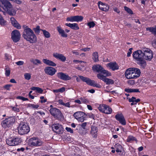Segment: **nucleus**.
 <instances>
[{
	"label": "nucleus",
	"instance_id": "f257e3e1",
	"mask_svg": "<svg viewBox=\"0 0 156 156\" xmlns=\"http://www.w3.org/2000/svg\"><path fill=\"white\" fill-rule=\"evenodd\" d=\"M24 29L23 33V37L27 41L31 43L35 42L37 40V38L33 31L28 26H24Z\"/></svg>",
	"mask_w": 156,
	"mask_h": 156
},
{
	"label": "nucleus",
	"instance_id": "f03ea898",
	"mask_svg": "<svg viewBox=\"0 0 156 156\" xmlns=\"http://www.w3.org/2000/svg\"><path fill=\"white\" fill-rule=\"evenodd\" d=\"M1 2L2 3L1 7L7 12L9 15L13 16L15 14L16 12L14 14L12 12L13 7L9 2L7 0H1Z\"/></svg>",
	"mask_w": 156,
	"mask_h": 156
},
{
	"label": "nucleus",
	"instance_id": "7ed1b4c3",
	"mask_svg": "<svg viewBox=\"0 0 156 156\" xmlns=\"http://www.w3.org/2000/svg\"><path fill=\"white\" fill-rule=\"evenodd\" d=\"M18 128V133L21 135L27 134L30 131L29 125L25 122L20 123Z\"/></svg>",
	"mask_w": 156,
	"mask_h": 156
},
{
	"label": "nucleus",
	"instance_id": "20e7f679",
	"mask_svg": "<svg viewBox=\"0 0 156 156\" xmlns=\"http://www.w3.org/2000/svg\"><path fill=\"white\" fill-rule=\"evenodd\" d=\"M50 112L54 118L58 120H62L64 117L63 115L59 109L56 108H52L50 110Z\"/></svg>",
	"mask_w": 156,
	"mask_h": 156
},
{
	"label": "nucleus",
	"instance_id": "39448f33",
	"mask_svg": "<svg viewBox=\"0 0 156 156\" xmlns=\"http://www.w3.org/2000/svg\"><path fill=\"white\" fill-rule=\"evenodd\" d=\"M15 121L14 118L12 117L6 118L2 122V126L3 128L7 130L11 127Z\"/></svg>",
	"mask_w": 156,
	"mask_h": 156
},
{
	"label": "nucleus",
	"instance_id": "423d86ee",
	"mask_svg": "<svg viewBox=\"0 0 156 156\" xmlns=\"http://www.w3.org/2000/svg\"><path fill=\"white\" fill-rule=\"evenodd\" d=\"M92 69L94 71L98 72H100L104 75L106 76H108L111 75V73L108 71L104 69L102 67L99 65H94L92 67Z\"/></svg>",
	"mask_w": 156,
	"mask_h": 156
},
{
	"label": "nucleus",
	"instance_id": "0eeeda50",
	"mask_svg": "<svg viewBox=\"0 0 156 156\" xmlns=\"http://www.w3.org/2000/svg\"><path fill=\"white\" fill-rule=\"evenodd\" d=\"M144 59L149 61L151 60L153 57V53L152 51L148 48H143Z\"/></svg>",
	"mask_w": 156,
	"mask_h": 156
},
{
	"label": "nucleus",
	"instance_id": "6e6552de",
	"mask_svg": "<svg viewBox=\"0 0 156 156\" xmlns=\"http://www.w3.org/2000/svg\"><path fill=\"white\" fill-rule=\"evenodd\" d=\"M21 142L20 139L18 137L9 138L6 140V144L10 146H14L19 144Z\"/></svg>",
	"mask_w": 156,
	"mask_h": 156
},
{
	"label": "nucleus",
	"instance_id": "1a4fd4ad",
	"mask_svg": "<svg viewBox=\"0 0 156 156\" xmlns=\"http://www.w3.org/2000/svg\"><path fill=\"white\" fill-rule=\"evenodd\" d=\"M80 79L83 82H86L87 84L93 87H99V85L94 80H91L87 77H84L82 76H78Z\"/></svg>",
	"mask_w": 156,
	"mask_h": 156
},
{
	"label": "nucleus",
	"instance_id": "9d476101",
	"mask_svg": "<svg viewBox=\"0 0 156 156\" xmlns=\"http://www.w3.org/2000/svg\"><path fill=\"white\" fill-rule=\"evenodd\" d=\"M29 144L31 147L40 146L42 145V142L38 138L33 137L30 139Z\"/></svg>",
	"mask_w": 156,
	"mask_h": 156
},
{
	"label": "nucleus",
	"instance_id": "9b49d317",
	"mask_svg": "<svg viewBox=\"0 0 156 156\" xmlns=\"http://www.w3.org/2000/svg\"><path fill=\"white\" fill-rule=\"evenodd\" d=\"M11 38L14 42H18L20 39L21 34L19 30H15L11 33Z\"/></svg>",
	"mask_w": 156,
	"mask_h": 156
},
{
	"label": "nucleus",
	"instance_id": "f8f14e48",
	"mask_svg": "<svg viewBox=\"0 0 156 156\" xmlns=\"http://www.w3.org/2000/svg\"><path fill=\"white\" fill-rule=\"evenodd\" d=\"M73 116L74 118L77 119L78 121L83 122L85 120L86 115L83 112H75Z\"/></svg>",
	"mask_w": 156,
	"mask_h": 156
},
{
	"label": "nucleus",
	"instance_id": "ddd939ff",
	"mask_svg": "<svg viewBox=\"0 0 156 156\" xmlns=\"http://www.w3.org/2000/svg\"><path fill=\"white\" fill-rule=\"evenodd\" d=\"M133 55V58L137 61L144 59L143 48L141 50H139L134 52Z\"/></svg>",
	"mask_w": 156,
	"mask_h": 156
},
{
	"label": "nucleus",
	"instance_id": "4468645a",
	"mask_svg": "<svg viewBox=\"0 0 156 156\" xmlns=\"http://www.w3.org/2000/svg\"><path fill=\"white\" fill-rule=\"evenodd\" d=\"M45 73L47 75L52 76L55 74L57 70L54 68L48 66L45 67L44 69Z\"/></svg>",
	"mask_w": 156,
	"mask_h": 156
},
{
	"label": "nucleus",
	"instance_id": "2eb2a0df",
	"mask_svg": "<svg viewBox=\"0 0 156 156\" xmlns=\"http://www.w3.org/2000/svg\"><path fill=\"white\" fill-rule=\"evenodd\" d=\"M54 132L58 133L61 134L63 131V128L62 126L58 124H54L51 126Z\"/></svg>",
	"mask_w": 156,
	"mask_h": 156
},
{
	"label": "nucleus",
	"instance_id": "dca6fc26",
	"mask_svg": "<svg viewBox=\"0 0 156 156\" xmlns=\"http://www.w3.org/2000/svg\"><path fill=\"white\" fill-rule=\"evenodd\" d=\"M56 75L58 78L65 81L71 79V77L68 75L62 72L57 73Z\"/></svg>",
	"mask_w": 156,
	"mask_h": 156
},
{
	"label": "nucleus",
	"instance_id": "f3484780",
	"mask_svg": "<svg viewBox=\"0 0 156 156\" xmlns=\"http://www.w3.org/2000/svg\"><path fill=\"white\" fill-rule=\"evenodd\" d=\"M98 4L99 9L101 11L105 12L108 11L109 6L107 4L103 3L101 1H99Z\"/></svg>",
	"mask_w": 156,
	"mask_h": 156
},
{
	"label": "nucleus",
	"instance_id": "a211bd4d",
	"mask_svg": "<svg viewBox=\"0 0 156 156\" xmlns=\"http://www.w3.org/2000/svg\"><path fill=\"white\" fill-rule=\"evenodd\" d=\"M134 69V68L133 67L128 68L126 70L125 75L127 79H131Z\"/></svg>",
	"mask_w": 156,
	"mask_h": 156
},
{
	"label": "nucleus",
	"instance_id": "6ab92c4d",
	"mask_svg": "<svg viewBox=\"0 0 156 156\" xmlns=\"http://www.w3.org/2000/svg\"><path fill=\"white\" fill-rule=\"evenodd\" d=\"M115 118L121 124L123 125H126V121L122 114H117L115 115Z\"/></svg>",
	"mask_w": 156,
	"mask_h": 156
},
{
	"label": "nucleus",
	"instance_id": "aec40b11",
	"mask_svg": "<svg viewBox=\"0 0 156 156\" xmlns=\"http://www.w3.org/2000/svg\"><path fill=\"white\" fill-rule=\"evenodd\" d=\"M10 20L12 25L18 29H20L21 26L15 19L13 17H11Z\"/></svg>",
	"mask_w": 156,
	"mask_h": 156
},
{
	"label": "nucleus",
	"instance_id": "412c9836",
	"mask_svg": "<svg viewBox=\"0 0 156 156\" xmlns=\"http://www.w3.org/2000/svg\"><path fill=\"white\" fill-rule=\"evenodd\" d=\"M140 70L138 68H134L131 79L137 78L140 76Z\"/></svg>",
	"mask_w": 156,
	"mask_h": 156
},
{
	"label": "nucleus",
	"instance_id": "4be33fe9",
	"mask_svg": "<svg viewBox=\"0 0 156 156\" xmlns=\"http://www.w3.org/2000/svg\"><path fill=\"white\" fill-rule=\"evenodd\" d=\"M107 66L113 71L118 70L119 68L118 65L115 62L109 63L107 64Z\"/></svg>",
	"mask_w": 156,
	"mask_h": 156
},
{
	"label": "nucleus",
	"instance_id": "5701e85b",
	"mask_svg": "<svg viewBox=\"0 0 156 156\" xmlns=\"http://www.w3.org/2000/svg\"><path fill=\"white\" fill-rule=\"evenodd\" d=\"M53 56L57 59L60 60L62 62H64L66 60V58L62 54L55 53L53 54Z\"/></svg>",
	"mask_w": 156,
	"mask_h": 156
},
{
	"label": "nucleus",
	"instance_id": "b1692460",
	"mask_svg": "<svg viewBox=\"0 0 156 156\" xmlns=\"http://www.w3.org/2000/svg\"><path fill=\"white\" fill-rule=\"evenodd\" d=\"M43 62L45 64L52 66H56V64L52 61L46 59H43Z\"/></svg>",
	"mask_w": 156,
	"mask_h": 156
},
{
	"label": "nucleus",
	"instance_id": "393cba45",
	"mask_svg": "<svg viewBox=\"0 0 156 156\" xmlns=\"http://www.w3.org/2000/svg\"><path fill=\"white\" fill-rule=\"evenodd\" d=\"M129 102H132L131 103V105H133L137 104V103L140 101V100L139 98L136 99V98L134 97H132L131 98L129 99Z\"/></svg>",
	"mask_w": 156,
	"mask_h": 156
},
{
	"label": "nucleus",
	"instance_id": "a878e982",
	"mask_svg": "<svg viewBox=\"0 0 156 156\" xmlns=\"http://www.w3.org/2000/svg\"><path fill=\"white\" fill-rule=\"evenodd\" d=\"M98 130L97 127L95 126H92L91 127L90 133L93 137H97Z\"/></svg>",
	"mask_w": 156,
	"mask_h": 156
},
{
	"label": "nucleus",
	"instance_id": "bb28decb",
	"mask_svg": "<svg viewBox=\"0 0 156 156\" xmlns=\"http://www.w3.org/2000/svg\"><path fill=\"white\" fill-rule=\"evenodd\" d=\"M66 25L73 30H77L79 29V28L78 26V24L76 23H66Z\"/></svg>",
	"mask_w": 156,
	"mask_h": 156
},
{
	"label": "nucleus",
	"instance_id": "cd10ccee",
	"mask_svg": "<svg viewBox=\"0 0 156 156\" xmlns=\"http://www.w3.org/2000/svg\"><path fill=\"white\" fill-rule=\"evenodd\" d=\"M57 30L59 34L61 35L62 37H67V34L65 33L64 31L60 27H57Z\"/></svg>",
	"mask_w": 156,
	"mask_h": 156
},
{
	"label": "nucleus",
	"instance_id": "c85d7f7f",
	"mask_svg": "<svg viewBox=\"0 0 156 156\" xmlns=\"http://www.w3.org/2000/svg\"><path fill=\"white\" fill-rule=\"evenodd\" d=\"M139 61L138 64L142 68H144L146 66V61L143 60V59H141Z\"/></svg>",
	"mask_w": 156,
	"mask_h": 156
},
{
	"label": "nucleus",
	"instance_id": "c756f323",
	"mask_svg": "<svg viewBox=\"0 0 156 156\" xmlns=\"http://www.w3.org/2000/svg\"><path fill=\"white\" fill-rule=\"evenodd\" d=\"M92 58L95 62H97L99 61L98 55L97 52H94L92 54Z\"/></svg>",
	"mask_w": 156,
	"mask_h": 156
},
{
	"label": "nucleus",
	"instance_id": "7c9ffc66",
	"mask_svg": "<svg viewBox=\"0 0 156 156\" xmlns=\"http://www.w3.org/2000/svg\"><path fill=\"white\" fill-rule=\"evenodd\" d=\"M104 113L108 114H111L112 111V108L108 106L107 105V107H105L104 109Z\"/></svg>",
	"mask_w": 156,
	"mask_h": 156
},
{
	"label": "nucleus",
	"instance_id": "2f4dec72",
	"mask_svg": "<svg viewBox=\"0 0 156 156\" xmlns=\"http://www.w3.org/2000/svg\"><path fill=\"white\" fill-rule=\"evenodd\" d=\"M83 17L81 16H74V21L79 22L82 21Z\"/></svg>",
	"mask_w": 156,
	"mask_h": 156
},
{
	"label": "nucleus",
	"instance_id": "473e14b6",
	"mask_svg": "<svg viewBox=\"0 0 156 156\" xmlns=\"http://www.w3.org/2000/svg\"><path fill=\"white\" fill-rule=\"evenodd\" d=\"M104 82L107 85L113 84L114 83V81L113 80L107 78L105 79Z\"/></svg>",
	"mask_w": 156,
	"mask_h": 156
},
{
	"label": "nucleus",
	"instance_id": "72a5a7b5",
	"mask_svg": "<svg viewBox=\"0 0 156 156\" xmlns=\"http://www.w3.org/2000/svg\"><path fill=\"white\" fill-rule=\"evenodd\" d=\"M107 107V105L105 104L100 105L98 108L99 110L101 112L104 113V109L105 107Z\"/></svg>",
	"mask_w": 156,
	"mask_h": 156
},
{
	"label": "nucleus",
	"instance_id": "f704fd0d",
	"mask_svg": "<svg viewBox=\"0 0 156 156\" xmlns=\"http://www.w3.org/2000/svg\"><path fill=\"white\" fill-rule=\"evenodd\" d=\"M30 61L35 65H37L38 64H40L41 63V61L37 59H30Z\"/></svg>",
	"mask_w": 156,
	"mask_h": 156
},
{
	"label": "nucleus",
	"instance_id": "c9c22d12",
	"mask_svg": "<svg viewBox=\"0 0 156 156\" xmlns=\"http://www.w3.org/2000/svg\"><path fill=\"white\" fill-rule=\"evenodd\" d=\"M6 22V21L4 19L1 15L0 14V24L2 26H4Z\"/></svg>",
	"mask_w": 156,
	"mask_h": 156
},
{
	"label": "nucleus",
	"instance_id": "e433bc0d",
	"mask_svg": "<svg viewBox=\"0 0 156 156\" xmlns=\"http://www.w3.org/2000/svg\"><path fill=\"white\" fill-rule=\"evenodd\" d=\"M65 90V88L64 87H62L58 89L53 90V91L54 93L61 92L62 93Z\"/></svg>",
	"mask_w": 156,
	"mask_h": 156
},
{
	"label": "nucleus",
	"instance_id": "4c0bfd02",
	"mask_svg": "<svg viewBox=\"0 0 156 156\" xmlns=\"http://www.w3.org/2000/svg\"><path fill=\"white\" fill-rule=\"evenodd\" d=\"M97 77L104 81H105V79H106V76H104L103 75L100 74H98L97 75Z\"/></svg>",
	"mask_w": 156,
	"mask_h": 156
},
{
	"label": "nucleus",
	"instance_id": "58836bf2",
	"mask_svg": "<svg viewBox=\"0 0 156 156\" xmlns=\"http://www.w3.org/2000/svg\"><path fill=\"white\" fill-rule=\"evenodd\" d=\"M5 69V75L7 76H8L10 75V70L9 67L6 66Z\"/></svg>",
	"mask_w": 156,
	"mask_h": 156
},
{
	"label": "nucleus",
	"instance_id": "ea45409f",
	"mask_svg": "<svg viewBox=\"0 0 156 156\" xmlns=\"http://www.w3.org/2000/svg\"><path fill=\"white\" fill-rule=\"evenodd\" d=\"M41 31L43 32V34L45 37L48 38L50 37V34L48 31L44 30H41Z\"/></svg>",
	"mask_w": 156,
	"mask_h": 156
},
{
	"label": "nucleus",
	"instance_id": "a19ab883",
	"mask_svg": "<svg viewBox=\"0 0 156 156\" xmlns=\"http://www.w3.org/2000/svg\"><path fill=\"white\" fill-rule=\"evenodd\" d=\"M147 30H149L154 34L156 31V27H148L146 28Z\"/></svg>",
	"mask_w": 156,
	"mask_h": 156
},
{
	"label": "nucleus",
	"instance_id": "79ce46f5",
	"mask_svg": "<svg viewBox=\"0 0 156 156\" xmlns=\"http://www.w3.org/2000/svg\"><path fill=\"white\" fill-rule=\"evenodd\" d=\"M116 147L117 146L118 147H116V151L117 152H122V146L119 145V144H116Z\"/></svg>",
	"mask_w": 156,
	"mask_h": 156
},
{
	"label": "nucleus",
	"instance_id": "37998d69",
	"mask_svg": "<svg viewBox=\"0 0 156 156\" xmlns=\"http://www.w3.org/2000/svg\"><path fill=\"white\" fill-rule=\"evenodd\" d=\"M33 30L36 34H39L40 30H41V29L40 28L39 26H37L36 28H34Z\"/></svg>",
	"mask_w": 156,
	"mask_h": 156
},
{
	"label": "nucleus",
	"instance_id": "c03bdc74",
	"mask_svg": "<svg viewBox=\"0 0 156 156\" xmlns=\"http://www.w3.org/2000/svg\"><path fill=\"white\" fill-rule=\"evenodd\" d=\"M28 107H31L32 108L34 109H37V108L39 106L38 105H34V104H28Z\"/></svg>",
	"mask_w": 156,
	"mask_h": 156
},
{
	"label": "nucleus",
	"instance_id": "a18cd8bd",
	"mask_svg": "<svg viewBox=\"0 0 156 156\" xmlns=\"http://www.w3.org/2000/svg\"><path fill=\"white\" fill-rule=\"evenodd\" d=\"M124 9L128 13L131 14H133V12L132 10L129 8L125 6L124 7Z\"/></svg>",
	"mask_w": 156,
	"mask_h": 156
},
{
	"label": "nucleus",
	"instance_id": "49530a36",
	"mask_svg": "<svg viewBox=\"0 0 156 156\" xmlns=\"http://www.w3.org/2000/svg\"><path fill=\"white\" fill-rule=\"evenodd\" d=\"M81 102L82 103L87 104L89 103V101L88 99L85 98H80Z\"/></svg>",
	"mask_w": 156,
	"mask_h": 156
},
{
	"label": "nucleus",
	"instance_id": "de8ad7c7",
	"mask_svg": "<svg viewBox=\"0 0 156 156\" xmlns=\"http://www.w3.org/2000/svg\"><path fill=\"white\" fill-rule=\"evenodd\" d=\"M24 76L25 78L27 80H29L31 78V75L30 73H25L24 74Z\"/></svg>",
	"mask_w": 156,
	"mask_h": 156
},
{
	"label": "nucleus",
	"instance_id": "09e8293b",
	"mask_svg": "<svg viewBox=\"0 0 156 156\" xmlns=\"http://www.w3.org/2000/svg\"><path fill=\"white\" fill-rule=\"evenodd\" d=\"M79 133L82 135H85L87 133L86 130L85 129V130H84L82 129H79Z\"/></svg>",
	"mask_w": 156,
	"mask_h": 156
},
{
	"label": "nucleus",
	"instance_id": "8fccbe9b",
	"mask_svg": "<svg viewBox=\"0 0 156 156\" xmlns=\"http://www.w3.org/2000/svg\"><path fill=\"white\" fill-rule=\"evenodd\" d=\"M66 20L70 22H74V16L67 17Z\"/></svg>",
	"mask_w": 156,
	"mask_h": 156
},
{
	"label": "nucleus",
	"instance_id": "3c124183",
	"mask_svg": "<svg viewBox=\"0 0 156 156\" xmlns=\"http://www.w3.org/2000/svg\"><path fill=\"white\" fill-rule=\"evenodd\" d=\"M95 25V24L93 21L90 22L87 24L88 26H89L90 28L93 27Z\"/></svg>",
	"mask_w": 156,
	"mask_h": 156
},
{
	"label": "nucleus",
	"instance_id": "603ef678",
	"mask_svg": "<svg viewBox=\"0 0 156 156\" xmlns=\"http://www.w3.org/2000/svg\"><path fill=\"white\" fill-rule=\"evenodd\" d=\"M136 140L135 138L133 136H130L128 137L127 139V142H130L131 141Z\"/></svg>",
	"mask_w": 156,
	"mask_h": 156
},
{
	"label": "nucleus",
	"instance_id": "864d4df0",
	"mask_svg": "<svg viewBox=\"0 0 156 156\" xmlns=\"http://www.w3.org/2000/svg\"><path fill=\"white\" fill-rule=\"evenodd\" d=\"M66 129L67 132L70 133H73V130L71 128L66 127Z\"/></svg>",
	"mask_w": 156,
	"mask_h": 156
},
{
	"label": "nucleus",
	"instance_id": "5fc2aeb1",
	"mask_svg": "<svg viewBox=\"0 0 156 156\" xmlns=\"http://www.w3.org/2000/svg\"><path fill=\"white\" fill-rule=\"evenodd\" d=\"M12 86V85L11 84H7L4 86V87L8 90H10V88Z\"/></svg>",
	"mask_w": 156,
	"mask_h": 156
},
{
	"label": "nucleus",
	"instance_id": "6e6d98bb",
	"mask_svg": "<svg viewBox=\"0 0 156 156\" xmlns=\"http://www.w3.org/2000/svg\"><path fill=\"white\" fill-rule=\"evenodd\" d=\"M24 63V62L23 61H19L16 62V64L18 66H22Z\"/></svg>",
	"mask_w": 156,
	"mask_h": 156
},
{
	"label": "nucleus",
	"instance_id": "4d7b16f0",
	"mask_svg": "<svg viewBox=\"0 0 156 156\" xmlns=\"http://www.w3.org/2000/svg\"><path fill=\"white\" fill-rule=\"evenodd\" d=\"M125 91L128 93L133 92V88H126Z\"/></svg>",
	"mask_w": 156,
	"mask_h": 156
},
{
	"label": "nucleus",
	"instance_id": "13d9d810",
	"mask_svg": "<svg viewBox=\"0 0 156 156\" xmlns=\"http://www.w3.org/2000/svg\"><path fill=\"white\" fill-rule=\"evenodd\" d=\"M127 83L128 84L130 85H132L135 83V81L134 80H129L128 81Z\"/></svg>",
	"mask_w": 156,
	"mask_h": 156
},
{
	"label": "nucleus",
	"instance_id": "bf43d9fd",
	"mask_svg": "<svg viewBox=\"0 0 156 156\" xmlns=\"http://www.w3.org/2000/svg\"><path fill=\"white\" fill-rule=\"evenodd\" d=\"M36 91L38 93H42L43 92V90L41 88L37 87Z\"/></svg>",
	"mask_w": 156,
	"mask_h": 156
},
{
	"label": "nucleus",
	"instance_id": "052dcab7",
	"mask_svg": "<svg viewBox=\"0 0 156 156\" xmlns=\"http://www.w3.org/2000/svg\"><path fill=\"white\" fill-rule=\"evenodd\" d=\"M133 50L132 48H130L129 49V51L127 53V56L129 57L130 56L131 54L132 53V50Z\"/></svg>",
	"mask_w": 156,
	"mask_h": 156
},
{
	"label": "nucleus",
	"instance_id": "680f3d73",
	"mask_svg": "<svg viewBox=\"0 0 156 156\" xmlns=\"http://www.w3.org/2000/svg\"><path fill=\"white\" fill-rule=\"evenodd\" d=\"M87 125L86 122H83L81 124V126L82 127V129H83L84 130L85 129V127Z\"/></svg>",
	"mask_w": 156,
	"mask_h": 156
},
{
	"label": "nucleus",
	"instance_id": "e2e57ef3",
	"mask_svg": "<svg viewBox=\"0 0 156 156\" xmlns=\"http://www.w3.org/2000/svg\"><path fill=\"white\" fill-rule=\"evenodd\" d=\"M18 98L20 99L23 101H25L28 100V99L27 98H24L23 97L19 96L18 97Z\"/></svg>",
	"mask_w": 156,
	"mask_h": 156
},
{
	"label": "nucleus",
	"instance_id": "0e129e2a",
	"mask_svg": "<svg viewBox=\"0 0 156 156\" xmlns=\"http://www.w3.org/2000/svg\"><path fill=\"white\" fill-rule=\"evenodd\" d=\"M12 109L13 111L16 112H18L20 111V110L19 108H17L14 107H12Z\"/></svg>",
	"mask_w": 156,
	"mask_h": 156
},
{
	"label": "nucleus",
	"instance_id": "69168bd1",
	"mask_svg": "<svg viewBox=\"0 0 156 156\" xmlns=\"http://www.w3.org/2000/svg\"><path fill=\"white\" fill-rule=\"evenodd\" d=\"M90 50V48H84L83 49H82L81 50L82 51H89Z\"/></svg>",
	"mask_w": 156,
	"mask_h": 156
},
{
	"label": "nucleus",
	"instance_id": "338daca9",
	"mask_svg": "<svg viewBox=\"0 0 156 156\" xmlns=\"http://www.w3.org/2000/svg\"><path fill=\"white\" fill-rule=\"evenodd\" d=\"M63 106H65L66 107H69L70 106V104L69 102H67L66 103H65L63 105Z\"/></svg>",
	"mask_w": 156,
	"mask_h": 156
},
{
	"label": "nucleus",
	"instance_id": "774afa93",
	"mask_svg": "<svg viewBox=\"0 0 156 156\" xmlns=\"http://www.w3.org/2000/svg\"><path fill=\"white\" fill-rule=\"evenodd\" d=\"M114 10L117 12L118 13H119L120 12V11L118 9L116 8H114Z\"/></svg>",
	"mask_w": 156,
	"mask_h": 156
}]
</instances>
